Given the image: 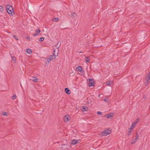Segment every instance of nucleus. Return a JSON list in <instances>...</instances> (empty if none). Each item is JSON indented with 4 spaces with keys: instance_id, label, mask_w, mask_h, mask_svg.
Instances as JSON below:
<instances>
[{
    "instance_id": "obj_1",
    "label": "nucleus",
    "mask_w": 150,
    "mask_h": 150,
    "mask_svg": "<svg viewBox=\"0 0 150 150\" xmlns=\"http://www.w3.org/2000/svg\"><path fill=\"white\" fill-rule=\"evenodd\" d=\"M6 8L8 13L10 15H13L14 14L13 7L9 5L6 6Z\"/></svg>"
},
{
    "instance_id": "obj_2",
    "label": "nucleus",
    "mask_w": 150,
    "mask_h": 150,
    "mask_svg": "<svg viewBox=\"0 0 150 150\" xmlns=\"http://www.w3.org/2000/svg\"><path fill=\"white\" fill-rule=\"evenodd\" d=\"M59 52V50L57 49V55H51L49 56L47 59V61L48 62H50L51 60L55 59L56 56L58 55V53Z\"/></svg>"
},
{
    "instance_id": "obj_3",
    "label": "nucleus",
    "mask_w": 150,
    "mask_h": 150,
    "mask_svg": "<svg viewBox=\"0 0 150 150\" xmlns=\"http://www.w3.org/2000/svg\"><path fill=\"white\" fill-rule=\"evenodd\" d=\"M150 79V71L146 76L145 80L146 81L145 84L146 85L150 83L149 80Z\"/></svg>"
},
{
    "instance_id": "obj_4",
    "label": "nucleus",
    "mask_w": 150,
    "mask_h": 150,
    "mask_svg": "<svg viewBox=\"0 0 150 150\" xmlns=\"http://www.w3.org/2000/svg\"><path fill=\"white\" fill-rule=\"evenodd\" d=\"M111 133V130L109 129H106L104 130L103 132V135L106 136L107 135L110 134Z\"/></svg>"
},
{
    "instance_id": "obj_5",
    "label": "nucleus",
    "mask_w": 150,
    "mask_h": 150,
    "mask_svg": "<svg viewBox=\"0 0 150 150\" xmlns=\"http://www.w3.org/2000/svg\"><path fill=\"white\" fill-rule=\"evenodd\" d=\"M136 138L134 139H132L131 140L130 142L132 144H134L138 139L139 137V135L138 134H137L136 136Z\"/></svg>"
},
{
    "instance_id": "obj_6",
    "label": "nucleus",
    "mask_w": 150,
    "mask_h": 150,
    "mask_svg": "<svg viewBox=\"0 0 150 150\" xmlns=\"http://www.w3.org/2000/svg\"><path fill=\"white\" fill-rule=\"evenodd\" d=\"M89 86H94L95 84L94 82L93 81V79H90L89 80Z\"/></svg>"
},
{
    "instance_id": "obj_7",
    "label": "nucleus",
    "mask_w": 150,
    "mask_h": 150,
    "mask_svg": "<svg viewBox=\"0 0 150 150\" xmlns=\"http://www.w3.org/2000/svg\"><path fill=\"white\" fill-rule=\"evenodd\" d=\"M40 32V30L39 28H38L36 30H35V33L33 34V36H36L39 35Z\"/></svg>"
},
{
    "instance_id": "obj_8",
    "label": "nucleus",
    "mask_w": 150,
    "mask_h": 150,
    "mask_svg": "<svg viewBox=\"0 0 150 150\" xmlns=\"http://www.w3.org/2000/svg\"><path fill=\"white\" fill-rule=\"evenodd\" d=\"M30 80L35 82H37L38 81V79L35 77H33L31 79H30Z\"/></svg>"
},
{
    "instance_id": "obj_9",
    "label": "nucleus",
    "mask_w": 150,
    "mask_h": 150,
    "mask_svg": "<svg viewBox=\"0 0 150 150\" xmlns=\"http://www.w3.org/2000/svg\"><path fill=\"white\" fill-rule=\"evenodd\" d=\"M65 92L68 94H70L71 93L70 90L68 88H65Z\"/></svg>"
},
{
    "instance_id": "obj_10",
    "label": "nucleus",
    "mask_w": 150,
    "mask_h": 150,
    "mask_svg": "<svg viewBox=\"0 0 150 150\" xmlns=\"http://www.w3.org/2000/svg\"><path fill=\"white\" fill-rule=\"evenodd\" d=\"M76 70L78 71L81 72L82 71V68L80 66H78L76 67Z\"/></svg>"
},
{
    "instance_id": "obj_11",
    "label": "nucleus",
    "mask_w": 150,
    "mask_h": 150,
    "mask_svg": "<svg viewBox=\"0 0 150 150\" xmlns=\"http://www.w3.org/2000/svg\"><path fill=\"white\" fill-rule=\"evenodd\" d=\"M69 116L67 115L64 117V120L65 122H67L69 121V119L68 118Z\"/></svg>"
},
{
    "instance_id": "obj_12",
    "label": "nucleus",
    "mask_w": 150,
    "mask_h": 150,
    "mask_svg": "<svg viewBox=\"0 0 150 150\" xmlns=\"http://www.w3.org/2000/svg\"><path fill=\"white\" fill-rule=\"evenodd\" d=\"M77 16L76 13L75 12H74L71 14V17H73L74 19L76 18Z\"/></svg>"
},
{
    "instance_id": "obj_13",
    "label": "nucleus",
    "mask_w": 150,
    "mask_h": 150,
    "mask_svg": "<svg viewBox=\"0 0 150 150\" xmlns=\"http://www.w3.org/2000/svg\"><path fill=\"white\" fill-rule=\"evenodd\" d=\"M136 125V123L135 122H133L131 125L130 129H133L134 128V127Z\"/></svg>"
},
{
    "instance_id": "obj_14",
    "label": "nucleus",
    "mask_w": 150,
    "mask_h": 150,
    "mask_svg": "<svg viewBox=\"0 0 150 150\" xmlns=\"http://www.w3.org/2000/svg\"><path fill=\"white\" fill-rule=\"evenodd\" d=\"M106 117L108 118H111L112 117V114L110 113L107 115Z\"/></svg>"
},
{
    "instance_id": "obj_15",
    "label": "nucleus",
    "mask_w": 150,
    "mask_h": 150,
    "mask_svg": "<svg viewBox=\"0 0 150 150\" xmlns=\"http://www.w3.org/2000/svg\"><path fill=\"white\" fill-rule=\"evenodd\" d=\"M77 142V141L76 140H73L72 141L71 144L73 145L76 144Z\"/></svg>"
},
{
    "instance_id": "obj_16",
    "label": "nucleus",
    "mask_w": 150,
    "mask_h": 150,
    "mask_svg": "<svg viewBox=\"0 0 150 150\" xmlns=\"http://www.w3.org/2000/svg\"><path fill=\"white\" fill-rule=\"evenodd\" d=\"M90 57H86L85 58L86 59V63L88 62L90 60Z\"/></svg>"
},
{
    "instance_id": "obj_17",
    "label": "nucleus",
    "mask_w": 150,
    "mask_h": 150,
    "mask_svg": "<svg viewBox=\"0 0 150 150\" xmlns=\"http://www.w3.org/2000/svg\"><path fill=\"white\" fill-rule=\"evenodd\" d=\"M26 52L29 54H31L32 53L31 50L30 49H27L26 50Z\"/></svg>"
},
{
    "instance_id": "obj_18",
    "label": "nucleus",
    "mask_w": 150,
    "mask_h": 150,
    "mask_svg": "<svg viewBox=\"0 0 150 150\" xmlns=\"http://www.w3.org/2000/svg\"><path fill=\"white\" fill-rule=\"evenodd\" d=\"M106 84L107 85H110L111 84H113L112 81H108L106 83Z\"/></svg>"
},
{
    "instance_id": "obj_19",
    "label": "nucleus",
    "mask_w": 150,
    "mask_h": 150,
    "mask_svg": "<svg viewBox=\"0 0 150 150\" xmlns=\"http://www.w3.org/2000/svg\"><path fill=\"white\" fill-rule=\"evenodd\" d=\"M2 113L4 116H8V113L7 112H2Z\"/></svg>"
},
{
    "instance_id": "obj_20",
    "label": "nucleus",
    "mask_w": 150,
    "mask_h": 150,
    "mask_svg": "<svg viewBox=\"0 0 150 150\" xmlns=\"http://www.w3.org/2000/svg\"><path fill=\"white\" fill-rule=\"evenodd\" d=\"M87 108L85 106H83V109H82V111L83 112L86 111L87 110Z\"/></svg>"
},
{
    "instance_id": "obj_21",
    "label": "nucleus",
    "mask_w": 150,
    "mask_h": 150,
    "mask_svg": "<svg viewBox=\"0 0 150 150\" xmlns=\"http://www.w3.org/2000/svg\"><path fill=\"white\" fill-rule=\"evenodd\" d=\"M132 129H131L130 128L129 129V130L128 131V132L127 133L128 135H130L131 134V133L132 132Z\"/></svg>"
},
{
    "instance_id": "obj_22",
    "label": "nucleus",
    "mask_w": 150,
    "mask_h": 150,
    "mask_svg": "<svg viewBox=\"0 0 150 150\" xmlns=\"http://www.w3.org/2000/svg\"><path fill=\"white\" fill-rule=\"evenodd\" d=\"M57 49L59 50L58 49V48H57L56 50V49H55V50H54L53 54H54V55H57Z\"/></svg>"
},
{
    "instance_id": "obj_23",
    "label": "nucleus",
    "mask_w": 150,
    "mask_h": 150,
    "mask_svg": "<svg viewBox=\"0 0 150 150\" xmlns=\"http://www.w3.org/2000/svg\"><path fill=\"white\" fill-rule=\"evenodd\" d=\"M4 10V8L3 7L0 5V11L2 12Z\"/></svg>"
},
{
    "instance_id": "obj_24",
    "label": "nucleus",
    "mask_w": 150,
    "mask_h": 150,
    "mask_svg": "<svg viewBox=\"0 0 150 150\" xmlns=\"http://www.w3.org/2000/svg\"><path fill=\"white\" fill-rule=\"evenodd\" d=\"M139 118H137L133 122L135 123L136 124H137V123L138 122H139Z\"/></svg>"
},
{
    "instance_id": "obj_25",
    "label": "nucleus",
    "mask_w": 150,
    "mask_h": 150,
    "mask_svg": "<svg viewBox=\"0 0 150 150\" xmlns=\"http://www.w3.org/2000/svg\"><path fill=\"white\" fill-rule=\"evenodd\" d=\"M59 20V19L58 18H55L53 19V21H57Z\"/></svg>"
},
{
    "instance_id": "obj_26",
    "label": "nucleus",
    "mask_w": 150,
    "mask_h": 150,
    "mask_svg": "<svg viewBox=\"0 0 150 150\" xmlns=\"http://www.w3.org/2000/svg\"><path fill=\"white\" fill-rule=\"evenodd\" d=\"M104 100L107 102H109L108 99V98H105L104 99Z\"/></svg>"
},
{
    "instance_id": "obj_27",
    "label": "nucleus",
    "mask_w": 150,
    "mask_h": 150,
    "mask_svg": "<svg viewBox=\"0 0 150 150\" xmlns=\"http://www.w3.org/2000/svg\"><path fill=\"white\" fill-rule=\"evenodd\" d=\"M44 39V38L43 37H40L39 39V41H43Z\"/></svg>"
},
{
    "instance_id": "obj_28",
    "label": "nucleus",
    "mask_w": 150,
    "mask_h": 150,
    "mask_svg": "<svg viewBox=\"0 0 150 150\" xmlns=\"http://www.w3.org/2000/svg\"><path fill=\"white\" fill-rule=\"evenodd\" d=\"M12 59L13 61H14V63L16 62L15 61L16 60V58L15 57L13 56L12 57Z\"/></svg>"
},
{
    "instance_id": "obj_29",
    "label": "nucleus",
    "mask_w": 150,
    "mask_h": 150,
    "mask_svg": "<svg viewBox=\"0 0 150 150\" xmlns=\"http://www.w3.org/2000/svg\"><path fill=\"white\" fill-rule=\"evenodd\" d=\"M13 36L16 40H18V37L16 36L15 35H13Z\"/></svg>"
},
{
    "instance_id": "obj_30",
    "label": "nucleus",
    "mask_w": 150,
    "mask_h": 150,
    "mask_svg": "<svg viewBox=\"0 0 150 150\" xmlns=\"http://www.w3.org/2000/svg\"><path fill=\"white\" fill-rule=\"evenodd\" d=\"M16 98V95H13L12 97V98L14 100Z\"/></svg>"
},
{
    "instance_id": "obj_31",
    "label": "nucleus",
    "mask_w": 150,
    "mask_h": 150,
    "mask_svg": "<svg viewBox=\"0 0 150 150\" xmlns=\"http://www.w3.org/2000/svg\"><path fill=\"white\" fill-rule=\"evenodd\" d=\"M97 113L98 115H101L102 114V112L100 111H98L97 112Z\"/></svg>"
},
{
    "instance_id": "obj_32",
    "label": "nucleus",
    "mask_w": 150,
    "mask_h": 150,
    "mask_svg": "<svg viewBox=\"0 0 150 150\" xmlns=\"http://www.w3.org/2000/svg\"><path fill=\"white\" fill-rule=\"evenodd\" d=\"M27 40H29L30 39V37H27Z\"/></svg>"
},
{
    "instance_id": "obj_33",
    "label": "nucleus",
    "mask_w": 150,
    "mask_h": 150,
    "mask_svg": "<svg viewBox=\"0 0 150 150\" xmlns=\"http://www.w3.org/2000/svg\"><path fill=\"white\" fill-rule=\"evenodd\" d=\"M100 95H98V97H100Z\"/></svg>"
},
{
    "instance_id": "obj_34",
    "label": "nucleus",
    "mask_w": 150,
    "mask_h": 150,
    "mask_svg": "<svg viewBox=\"0 0 150 150\" xmlns=\"http://www.w3.org/2000/svg\"><path fill=\"white\" fill-rule=\"evenodd\" d=\"M79 52L80 53L82 52Z\"/></svg>"
}]
</instances>
